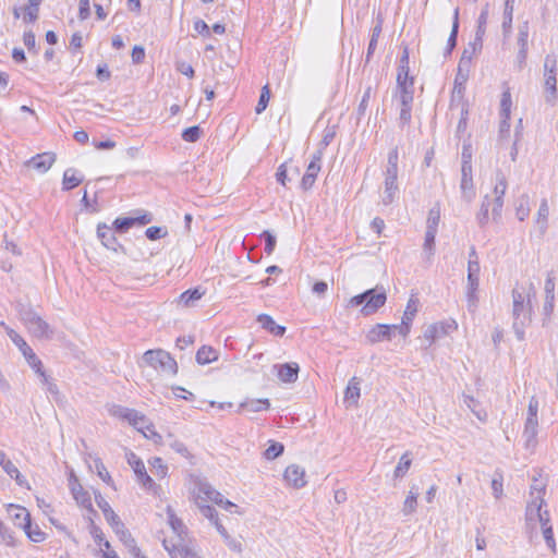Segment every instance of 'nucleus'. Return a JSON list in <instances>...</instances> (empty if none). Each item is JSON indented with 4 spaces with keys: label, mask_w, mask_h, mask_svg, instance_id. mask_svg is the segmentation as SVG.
<instances>
[{
    "label": "nucleus",
    "mask_w": 558,
    "mask_h": 558,
    "mask_svg": "<svg viewBox=\"0 0 558 558\" xmlns=\"http://www.w3.org/2000/svg\"><path fill=\"white\" fill-rule=\"evenodd\" d=\"M513 299V330L518 338V340L522 341L524 339V328L531 322V301L530 294L525 293L524 290L513 289L512 291Z\"/></svg>",
    "instance_id": "f257e3e1"
},
{
    "label": "nucleus",
    "mask_w": 558,
    "mask_h": 558,
    "mask_svg": "<svg viewBox=\"0 0 558 558\" xmlns=\"http://www.w3.org/2000/svg\"><path fill=\"white\" fill-rule=\"evenodd\" d=\"M543 76L545 101L555 106L557 102V59L554 54L545 57Z\"/></svg>",
    "instance_id": "f03ea898"
},
{
    "label": "nucleus",
    "mask_w": 558,
    "mask_h": 558,
    "mask_svg": "<svg viewBox=\"0 0 558 558\" xmlns=\"http://www.w3.org/2000/svg\"><path fill=\"white\" fill-rule=\"evenodd\" d=\"M386 300L387 298L385 292H376V290L369 289L359 295L353 296L350 300V304L352 306L363 305L361 312L363 315L368 316L384 306Z\"/></svg>",
    "instance_id": "7ed1b4c3"
},
{
    "label": "nucleus",
    "mask_w": 558,
    "mask_h": 558,
    "mask_svg": "<svg viewBox=\"0 0 558 558\" xmlns=\"http://www.w3.org/2000/svg\"><path fill=\"white\" fill-rule=\"evenodd\" d=\"M144 361L165 374L174 375L178 372L175 360L165 350H148L143 355Z\"/></svg>",
    "instance_id": "20e7f679"
},
{
    "label": "nucleus",
    "mask_w": 558,
    "mask_h": 558,
    "mask_svg": "<svg viewBox=\"0 0 558 558\" xmlns=\"http://www.w3.org/2000/svg\"><path fill=\"white\" fill-rule=\"evenodd\" d=\"M7 333L13 343L20 349L28 364L38 373L45 381H47V376L43 371L41 361L36 356L33 349L26 343V341L13 329L8 328Z\"/></svg>",
    "instance_id": "39448f33"
},
{
    "label": "nucleus",
    "mask_w": 558,
    "mask_h": 558,
    "mask_svg": "<svg viewBox=\"0 0 558 558\" xmlns=\"http://www.w3.org/2000/svg\"><path fill=\"white\" fill-rule=\"evenodd\" d=\"M97 506L104 513L105 519L113 529L114 533L118 535L120 541L124 539L126 535L131 533L125 529L124 523L120 520L119 515L113 511L109 502L100 495L97 494L95 496Z\"/></svg>",
    "instance_id": "423d86ee"
},
{
    "label": "nucleus",
    "mask_w": 558,
    "mask_h": 558,
    "mask_svg": "<svg viewBox=\"0 0 558 558\" xmlns=\"http://www.w3.org/2000/svg\"><path fill=\"white\" fill-rule=\"evenodd\" d=\"M468 60L469 56L465 53H462L459 66H458V73L454 78V85L451 94V107L458 106L464 97L465 93V83L468 81Z\"/></svg>",
    "instance_id": "0eeeda50"
},
{
    "label": "nucleus",
    "mask_w": 558,
    "mask_h": 558,
    "mask_svg": "<svg viewBox=\"0 0 558 558\" xmlns=\"http://www.w3.org/2000/svg\"><path fill=\"white\" fill-rule=\"evenodd\" d=\"M480 271L481 266H476L474 263L468 265V286L465 295L468 310L470 312H474L478 303L477 290L480 286Z\"/></svg>",
    "instance_id": "6e6552de"
},
{
    "label": "nucleus",
    "mask_w": 558,
    "mask_h": 558,
    "mask_svg": "<svg viewBox=\"0 0 558 558\" xmlns=\"http://www.w3.org/2000/svg\"><path fill=\"white\" fill-rule=\"evenodd\" d=\"M507 187L508 184L505 174L501 171H498L496 173V183L493 191L494 198L490 199V202L493 203L492 216L493 220L495 221H497L501 217V211L504 207V196L506 194Z\"/></svg>",
    "instance_id": "1a4fd4ad"
},
{
    "label": "nucleus",
    "mask_w": 558,
    "mask_h": 558,
    "mask_svg": "<svg viewBox=\"0 0 558 558\" xmlns=\"http://www.w3.org/2000/svg\"><path fill=\"white\" fill-rule=\"evenodd\" d=\"M24 322L28 331L36 338L50 339L53 335V330L48 323L33 312L24 315Z\"/></svg>",
    "instance_id": "9d476101"
},
{
    "label": "nucleus",
    "mask_w": 558,
    "mask_h": 558,
    "mask_svg": "<svg viewBox=\"0 0 558 558\" xmlns=\"http://www.w3.org/2000/svg\"><path fill=\"white\" fill-rule=\"evenodd\" d=\"M162 545L171 558H201V556L185 543V539L183 542L163 539Z\"/></svg>",
    "instance_id": "9b49d317"
},
{
    "label": "nucleus",
    "mask_w": 558,
    "mask_h": 558,
    "mask_svg": "<svg viewBox=\"0 0 558 558\" xmlns=\"http://www.w3.org/2000/svg\"><path fill=\"white\" fill-rule=\"evenodd\" d=\"M398 332L397 325L376 324L366 333V339L374 344L380 341H389Z\"/></svg>",
    "instance_id": "f8f14e48"
},
{
    "label": "nucleus",
    "mask_w": 558,
    "mask_h": 558,
    "mask_svg": "<svg viewBox=\"0 0 558 558\" xmlns=\"http://www.w3.org/2000/svg\"><path fill=\"white\" fill-rule=\"evenodd\" d=\"M417 311H418V300L414 295H411V298L408 301L405 311L403 313L401 324L397 325L398 333L400 336H402L403 338H405L409 335L411 324H412Z\"/></svg>",
    "instance_id": "ddd939ff"
},
{
    "label": "nucleus",
    "mask_w": 558,
    "mask_h": 558,
    "mask_svg": "<svg viewBox=\"0 0 558 558\" xmlns=\"http://www.w3.org/2000/svg\"><path fill=\"white\" fill-rule=\"evenodd\" d=\"M128 462L132 466L135 475L137 476V481L143 485V487L150 489L155 486V482L147 474L143 461L135 453H128Z\"/></svg>",
    "instance_id": "4468645a"
},
{
    "label": "nucleus",
    "mask_w": 558,
    "mask_h": 558,
    "mask_svg": "<svg viewBox=\"0 0 558 558\" xmlns=\"http://www.w3.org/2000/svg\"><path fill=\"white\" fill-rule=\"evenodd\" d=\"M283 477L287 484L294 488H301L306 484L305 471L296 464L289 465L284 471Z\"/></svg>",
    "instance_id": "2eb2a0df"
},
{
    "label": "nucleus",
    "mask_w": 558,
    "mask_h": 558,
    "mask_svg": "<svg viewBox=\"0 0 558 558\" xmlns=\"http://www.w3.org/2000/svg\"><path fill=\"white\" fill-rule=\"evenodd\" d=\"M54 161L56 155L53 153H43L27 160L26 166L37 170L39 173H45L51 168Z\"/></svg>",
    "instance_id": "dca6fc26"
},
{
    "label": "nucleus",
    "mask_w": 558,
    "mask_h": 558,
    "mask_svg": "<svg viewBox=\"0 0 558 558\" xmlns=\"http://www.w3.org/2000/svg\"><path fill=\"white\" fill-rule=\"evenodd\" d=\"M544 504L543 497L535 496L534 499H531L526 506V512H525V519L526 524L531 526L532 529H535L537 524L538 518H541L542 514V507Z\"/></svg>",
    "instance_id": "f3484780"
},
{
    "label": "nucleus",
    "mask_w": 558,
    "mask_h": 558,
    "mask_svg": "<svg viewBox=\"0 0 558 558\" xmlns=\"http://www.w3.org/2000/svg\"><path fill=\"white\" fill-rule=\"evenodd\" d=\"M361 383L362 379L359 377H352L344 390L343 401L347 407L356 405L361 396Z\"/></svg>",
    "instance_id": "a211bd4d"
},
{
    "label": "nucleus",
    "mask_w": 558,
    "mask_h": 558,
    "mask_svg": "<svg viewBox=\"0 0 558 558\" xmlns=\"http://www.w3.org/2000/svg\"><path fill=\"white\" fill-rule=\"evenodd\" d=\"M450 328L457 329L456 322H452L451 324L439 323L429 325L424 331V338L429 342V344H432L435 340L447 335L448 329Z\"/></svg>",
    "instance_id": "6ab92c4d"
},
{
    "label": "nucleus",
    "mask_w": 558,
    "mask_h": 558,
    "mask_svg": "<svg viewBox=\"0 0 558 558\" xmlns=\"http://www.w3.org/2000/svg\"><path fill=\"white\" fill-rule=\"evenodd\" d=\"M134 428L142 432L147 439H151L155 444L162 441V436L156 430L151 421H129Z\"/></svg>",
    "instance_id": "aec40b11"
},
{
    "label": "nucleus",
    "mask_w": 558,
    "mask_h": 558,
    "mask_svg": "<svg viewBox=\"0 0 558 558\" xmlns=\"http://www.w3.org/2000/svg\"><path fill=\"white\" fill-rule=\"evenodd\" d=\"M197 495L203 496L202 502L206 504L207 501H213L218 506H220L225 499L221 493L216 490L210 484L204 482L197 485Z\"/></svg>",
    "instance_id": "412c9836"
},
{
    "label": "nucleus",
    "mask_w": 558,
    "mask_h": 558,
    "mask_svg": "<svg viewBox=\"0 0 558 558\" xmlns=\"http://www.w3.org/2000/svg\"><path fill=\"white\" fill-rule=\"evenodd\" d=\"M71 492H72L74 499L81 507L87 509L90 513L96 514V511L93 508L90 496H89L88 492L84 490V488L82 487L81 484H78V483L71 484Z\"/></svg>",
    "instance_id": "4be33fe9"
},
{
    "label": "nucleus",
    "mask_w": 558,
    "mask_h": 558,
    "mask_svg": "<svg viewBox=\"0 0 558 558\" xmlns=\"http://www.w3.org/2000/svg\"><path fill=\"white\" fill-rule=\"evenodd\" d=\"M24 514V523H19L20 526L25 531L27 537L35 542L40 543L45 539V533L39 529L38 525H33L31 521V514L29 512H23Z\"/></svg>",
    "instance_id": "5701e85b"
},
{
    "label": "nucleus",
    "mask_w": 558,
    "mask_h": 558,
    "mask_svg": "<svg viewBox=\"0 0 558 558\" xmlns=\"http://www.w3.org/2000/svg\"><path fill=\"white\" fill-rule=\"evenodd\" d=\"M412 77L409 75V50L408 47H404L402 57L400 59V64L398 66L397 74V86L403 87L409 86L410 80Z\"/></svg>",
    "instance_id": "b1692460"
},
{
    "label": "nucleus",
    "mask_w": 558,
    "mask_h": 558,
    "mask_svg": "<svg viewBox=\"0 0 558 558\" xmlns=\"http://www.w3.org/2000/svg\"><path fill=\"white\" fill-rule=\"evenodd\" d=\"M116 232V230L108 227L107 225H98L97 227V235L100 239L101 243L107 248L112 251H117L119 246L114 234Z\"/></svg>",
    "instance_id": "393cba45"
},
{
    "label": "nucleus",
    "mask_w": 558,
    "mask_h": 558,
    "mask_svg": "<svg viewBox=\"0 0 558 558\" xmlns=\"http://www.w3.org/2000/svg\"><path fill=\"white\" fill-rule=\"evenodd\" d=\"M274 368L277 369V375L283 383H294L298 379L299 365L296 363L279 364Z\"/></svg>",
    "instance_id": "a878e982"
},
{
    "label": "nucleus",
    "mask_w": 558,
    "mask_h": 558,
    "mask_svg": "<svg viewBox=\"0 0 558 558\" xmlns=\"http://www.w3.org/2000/svg\"><path fill=\"white\" fill-rule=\"evenodd\" d=\"M257 322L262 326L263 329L267 330L269 333L281 337L286 332V327L278 325L271 316L267 314H260L257 316Z\"/></svg>",
    "instance_id": "bb28decb"
},
{
    "label": "nucleus",
    "mask_w": 558,
    "mask_h": 558,
    "mask_svg": "<svg viewBox=\"0 0 558 558\" xmlns=\"http://www.w3.org/2000/svg\"><path fill=\"white\" fill-rule=\"evenodd\" d=\"M550 518L547 510H543L541 518H538L537 523H539L544 538L546 541V544L549 548L555 549V539H554V532L553 527L550 525Z\"/></svg>",
    "instance_id": "cd10ccee"
},
{
    "label": "nucleus",
    "mask_w": 558,
    "mask_h": 558,
    "mask_svg": "<svg viewBox=\"0 0 558 558\" xmlns=\"http://www.w3.org/2000/svg\"><path fill=\"white\" fill-rule=\"evenodd\" d=\"M167 515H168V523L171 526L172 531L178 537V542L184 541V535L186 534V527L183 524L182 520L177 517L173 509L168 506L167 507Z\"/></svg>",
    "instance_id": "c85d7f7f"
},
{
    "label": "nucleus",
    "mask_w": 558,
    "mask_h": 558,
    "mask_svg": "<svg viewBox=\"0 0 558 558\" xmlns=\"http://www.w3.org/2000/svg\"><path fill=\"white\" fill-rule=\"evenodd\" d=\"M548 216H549V206L546 198L541 201L537 215H536V225L539 229L542 235H544L548 228Z\"/></svg>",
    "instance_id": "c756f323"
},
{
    "label": "nucleus",
    "mask_w": 558,
    "mask_h": 558,
    "mask_svg": "<svg viewBox=\"0 0 558 558\" xmlns=\"http://www.w3.org/2000/svg\"><path fill=\"white\" fill-rule=\"evenodd\" d=\"M458 32H459V8L454 9L453 12V21H452V28L451 33L449 35L447 47L445 49L444 56L448 57L451 54L452 50L457 46V38H458Z\"/></svg>",
    "instance_id": "7c9ffc66"
},
{
    "label": "nucleus",
    "mask_w": 558,
    "mask_h": 558,
    "mask_svg": "<svg viewBox=\"0 0 558 558\" xmlns=\"http://www.w3.org/2000/svg\"><path fill=\"white\" fill-rule=\"evenodd\" d=\"M514 1L515 0H505V9H504V21H502V33L505 37H508L511 33L512 21H513V11H514Z\"/></svg>",
    "instance_id": "2f4dec72"
},
{
    "label": "nucleus",
    "mask_w": 558,
    "mask_h": 558,
    "mask_svg": "<svg viewBox=\"0 0 558 558\" xmlns=\"http://www.w3.org/2000/svg\"><path fill=\"white\" fill-rule=\"evenodd\" d=\"M398 148H393L388 154L387 167L385 170V180L398 179Z\"/></svg>",
    "instance_id": "473e14b6"
},
{
    "label": "nucleus",
    "mask_w": 558,
    "mask_h": 558,
    "mask_svg": "<svg viewBox=\"0 0 558 558\" xmlns=\"http://www.w3.org/2000/svg\"><path fill=\"white\" fill-rule=\"evenodd\" d=\"M399 187L397 179H390L384 181V195L383 204L390 205L398 197Z\"/></svg>",
    "instance_id": "72a5a7b5"
},
{
    "label": "nucleus",
    "mask_w": 558,
    "mask_h": 558,
    "mask_svg": "<svg viewBox=\"0 0 558 558\" xmlns=\"http://www.w3.org/2000/svg\"><path fill=\"white\" fill-rule=\"evenodd\" d=\"M514 209L515 216L520 221H524L529 217L531 209L530 197L527 194H523L517 199Z\"/></svg>",
    "instance_id": "f704fd0d"
},
{
    "label": "nucleus",
    "mask_w": 558,
    "mask_h": 558,
    "mask_svg": "<svg viewBox=\"0 0 558 558\" xmlns=\"http://www.w3.org/2000/svg\"><path fill=\"white\" fill-rule=\"evenodd\" d=\"M538 421H526L524 430H523V438L525 440V447L527 449L533 448L535 446V437L537 435V427H538Z\"/></svg>",
    "instance_id": "c9c22d12"
},
{
    "label": "nucleus",
    "mask_w": 558,
    "mask_h": 558,
    "mask_svg": "<svg viewBox=\"0 0 558 558\" xmlns=\"http://www.w3.org/2000/svg\"><path fill=\"white\" fill-rule=\"evenodd\" d=\"M218 360V352L211 347L203 345L196 353V362L205 365Z\"/></svg>",
    "instance_id": "e433bc0d"
},
{
    "label": "nucleus",
    "mask_w": 558,
    "mask_h": 558,
    "mask_svg": "<svg viewBox=\"0 0 558 558\" xmlns=\"http://www.w3.org/2000/svg\"><path fill=\"white\" fill-rule=\"evenodd\" d=\"M83 181L82 177H77V171L73 168H69L63 173V190L69 191L77 185H80Z\"/></svg>",
    "instance_id": "4c0bfd02"
},
{
    "label": "nucleus",
    "mask_w": 558,
    "mask_h": 558,
    "mask_svg": "<svg viewBox=\"0 0 558 558\" xmlns=\"http://www.w3.org/2000/svg\"><path fill=\"white\" fill-rule=\"evenodd\" d=\"M202 500H203V496L196 495L195 502L199 509V512L214 524L215 522H217L219 520L218 513L214 507H211L205 502H202Z\"/></svg>",
    "instance_id": "58836bf2"
},
{
    "label": "nucleus",
    "mask_w": 558,
    "mask_h": 558,
    "mask_svg": "<svg viewBox=\"0 0 558 558\" xmlns=\"http://www.w3.org/2000/svg\"><path fill=\"white\" fill-rule=\"evenodd\" d=\"M381 29H383V21L380 19H378L376 25L372 28V36H371V40H369V44L367 47V52H366V62L369 61L372 54L374 53V51L376 49L377 40L381 34Z\"/></svg>",
    "instance_id": "ea45409f"
},
{
    "label": "nucleus",
    "mask_w": 558,
    "mask_h": 558,
    "mask_svg": "<svg viewBox=\"0 0 558 558\" xmlns=\"http://www.w3.org/2000/svg\"><path fill=\"white\" fill-rule=\"evenodd\" d=\"M417 497H418V490L417 488L414 490V487L409 492V495L407 496L403 506H402V513L403 515H410L413 512H415L417 507Z\"/></svg>",
    "instance_id": "a19ab883"
},
{
    "label": "nucleus",
    "mask_w": 558,
    "mask_h": 558,
    "mask_svg": "<svg viewBox=\"0 0 558 558\" xmlns=\"http://www.w3.org/2000/svg\"><path fill=\"white\" fill-rule=\"evenodd\" d=\"M460 190L462 198L471 203L475 197V189L473 184V178H461Z\"/></svg>",
    "instance_id": "79ce46f5"
},
{
    "label": "nucleus",
    "mask_w": 558,
    "mask_h": 558,
    "mask_svg": "<svg viewBox=\"0 0 558 558\" xmlns=\"http://www.w3.org/2000/svg\"><path fill=\"white\" fill-rule=\"evenodd\" d=\"M413 78L410 80L409 86L399 87V100L400 105L403 107L412 106L413 102Z\"/></svg>",
    "instance_id": "37998d69"
},
{
    "label": "nucleus",
    "mask_w": 558,
    "mask_h": 558,
    "mask_svg": "<svg viewBox=\"0 0 558 558\" xmlns=\"http://www.w3.org/2000/svg\"><path fill=\"white\" fill-rule=\"evenodd\" d=\"M110 414L117 418H144V415H138V413L134 410L117 405H113L110 409Z\"/></svg>",
    "instance_id": "c03bdc74"
},
{
    "label": "nucleus",
    "mask_w": 558,
    "mask_h": 558,
    "mask_svg": "<svg viewBox=\"0 0 558 558\" xmlns=\"http://www.w3.org/2000/svg\"><path fill=\"white\" fill-rule=\"evenodd\" d=\"M1 468L3 469V471L11 477V478H14L16 481V483L20 485V486H23L24 483L26 482L24 480V477L21 475L19 469L15 466V464L11 461V460H7L2 465Z\"/></svg>",
    "instance_id": "a18cd8bd"
},
{
    "label": "nucleus",
    "mask_w": 558,
    "mask_h": 558,
    "mask_svg": "<svg viewBox=\"0 0 558 558\" xmlns=\"http://www.w3.org/2000/svg\"><path fill=\"white\" fill-rule=\"evenodd\" d=\"M493 207V203L490 202V198L488 195L484 197V201L482 203L481 209L476 216L477 222L481 227L488 223L489 220V207Z\"/></svg>",
    "instance_id": "49530a36"
},
{
    "label": "nucleus",
    "mask_w": 558,
    "mask_h": 558,
    "mask_svg": "<svg viewBox=\"0 0 558 558\" xmlns=\"http://www.w3.org/2000/svg\"><path fill=\"white\" fill-rule=\"evenodd\" d=\"M203 294L204 292L201 291L199 288H195L183 292L180 295V301L183 302L185 306H193L194 303L203 296Z\"/></svg>",
    "instance_id": "de8ad7c7"
},
{
    "label": "nucleus",
    "mask_w": 558,
    "mask_h": 558,
    "mask_svg": "<svg viewBox=\"0 0 558 558\" xmlns=\"http://www.w3.org/2000/svg\"><path fill=\"white\" fill-rule=\"evenodd\" d=\"M412 463V459L410 458L409 452H405L399 460L396 469H395V477H403L408 470L410 469Z\"/></svg>",
    "instance_id": "09e8293b"
},
{
    "label": "nucleus",
    "mask_w": 558,
    "mask_h": 558,
    "mask_svg": "<svg viewBox=\"0 0 558 558\" xmlns=\"http://www.w3.org/2000/svg\"><path fill=\"white\" fill-rule=\"evenodd\" d=\"M511 106H512L511 93H510V89L507 88L501 95L500 117L510 118Z\"/></svg>",
    "instance_id": "8fccbe9b"
},
{
    "label": "nucleus",
    "mask_w": 558,
    "mask_h": 558,
    "mask_svg": "<svg viewBox=\"0 0 558 558\" xmlns=\"http://www.w3.org/2000/svg\"><path fill=\"white\" fill-rule=\"evenodd\" d=\"M492 490L496 499H500L504 495V476L499 471H496L492 480Z\"/></svg>",
    "instance_id": "3c124183"
},
{
    "label": "nucleus",
    "mask_w": 558,
    "mask_h": 558,
    "mask_svg": "<svg viewBox=\"0 0 558 558\" xmlns=\"http://www.w3.org/2000/svg\"><path fill=\"white\" fill-rule=\"evenodd\" d=\"M439 221H440V207L437 204L433 208H430L428 211V216H427V220H426V228L437 230Z\"/></svg>",
    "instance_id": "603ef678"
},
{
    "label": "nucleus",
    "mask_w": 558,
    "mask_h": 558,
    "mask_svg": "<svg viewBox=\"0 0 558 558\" xmlns=\"http://www.w3.org/2000/svg\"><path fill=\"white\" fill-rule=\"evenodd\" d=\"M284 446L281 442L270 441L268 448L264 452L267 460H275L283 453Z\"/></svg>",
    "instance_id": "864d4df0"
},
{
    "label": "nucleus",
    "mask_w": 558,
    "mask_h": 558,
    "mask_svg": "<svg viewBox=\"0 0 558 558\" xmlns=\"http://www.w3.org/2000/svg\"><path fill=\"white\" fill-rule=\"evenodd\" d=\"M88 520L90 523L89 532H90L92 536L94 537L95 542L98 543L99 545L104 544V546L107 549H109L110 543L108 541L104 539V533H102L101 529L94 523V520L92 518H88Z\"/></svg>",
    "instance_id": "5fc2aeb1"
},
{
    "label": "nucleus",
    "mask_w": 558,
    "mask_h": 558,
    "mask_svg": "<svg viewBox=\"0 0 558 558\" xmlns=\"http://www.w3.org/2000/svg\"><path fill=\"white\" fill-rule=\"evenodd\" d=\"M134 225H136V219L133 217L117 218L113 222L114 230L120 233L126 232Z\"/></svg>",
    "instance_id": "6e6d98bb"
},
{
    "label": "nucleus",
    "mask_w": 558,
    "mask_h": 558,
    "mask_svg": "<svg viewBox=\"0 0 558 558\" xmlns=\"http://www.w3.org/2000/svg\"><path fill=\"white\" fill-rule=\"evenodd\" d=\"M121 542L124 544V546L128 548V550L134 558H146L142 554L141 549L136 546V542L131 534L126 535V537Z\"/></svg>",
    "instance_id": "4d7b16f0"
},
{
    "label": "nucleus",
    "mask_w": 558,
    "mask_h": 558,
    "mask_svg": "<svg viewBox=\"0 0 558 558\" xmlns=\"http://www.w3.org/2000/svg\"><path fill=\"white\" fill-rule=\"evenodd\" d=\"M269 98H270V89H269L268 85H265L262 88V93H260L257 106L255 108V111L257 114H260L267 108Z\"/></svg>",
    "instance_id": "13d9d810"
},
{
    "label": "nucleus",
    "mask_w": 558,
    "mask_h": 558,
    "mask_svg": "<svg viewBox=\"0 0 558 558\" xmlns=\"http://www.w3.org/2000/svg\"><path fill=\"white\" fill-rule=\"evenodd\" d=\"M202 130L198 125L190 126L182 133V138L189 143H195L199 140Z\"/></svg>",
    "instance_id": "bf43d9fd"
},
{
    "label": "nucleus",
    "mask_w": 558,
    "mask_h": 558,
    "mask_svg": "<svg viewBox=\"0 0 558 558\" xmlns=\"http://www.w3.org/2000/svg\"><path fill=\"white\" fill-rule=\"evenodd\" d=\"M269 407L268 400H252L242 404V408L248 412H258Z\"/></svg>",
    "instance_id": "052dcab7"
},
{
    "label": "nucleus",
    "mask_w": 558,
    "mask_h": 558,
    "mask_svg": "<svg viewBox=\"0 0 558 558\" xmlns=\"http://www.w3.org/2000/svg\"><path fill=\"white\" fill-rule=\"evenodd\" d=\"M529 23L524 22L519 26V33H518V45L519 48L527 49V39H529Z\"/></svg>",
    "instance_id": "680f3d73"
},
{
    "label": "nucleus",
    "mask_w": 558,
    "mask_h": 558,
    "mask_svg": "<svg viewBox=\"0 0 558 558\" xmlns=\"http://www.w3.org/2000/svg\"><path fill=\"white\" fill-rule=\"evenodd\" d=\"M314 169V159L308 162L307 172L302 179V187L304 190H310L314 185V173L312 172Z\"/></svg>",
    "instance_id": "e2e57ef3"
},
{
    "label": "nucleus",
    "mask_w": 558,
    "mask_h": 558,
    "mask_svg": "<svg viewBox=\"0 0 558 558\" xmlns=\"http://www.w3.org/2000/svg\"><path fill=\"white\" fill-rule=\"evenodd\" d=\"M168 468L163 464L160 458H155L151 461V472L159 477H165L167 475Z\"/></svg>",
    "instance_id": "0e129e2a"
},
{
    "label": "nucleus",
    "mask_w": 558,
    "mask_h": 558,
    "mask_svg": "<svg viewBox=\"0 0 558 558\" xmlns=\"http://www.w3.org/2000/svg\"><path fill=\"white\" fill-rule=\"evenodd\" d=\"M0 538L4 544H7L9 546L14 545V536H13L12 531L7 525H4L1 520H0Z\"/></svg>",
    "instance_id": "69168bd1"
},
{
    "label": "nucleus",
    "mask_w": 558,
    "mask_h": 558,
    "mask_svg": "<svg viewBox=\"0 0 558 558\" xmlns=\"http://www.w3.org/2000/svg\"><path fill=\"white\" fill-rule=\"evenodd\" d=\"M436 234H437V230L426 228L424 250L428 251L430 254L433 253V250H434Z\"/></svg>",
    "instance_id": "338daca9"
},
{
    "label": "nucleus",
    "mask_w": 558,
    "mask_h": 558,
    "mask_svg": "<svg viewBox=\"0 0 558 558\" xmlns=\"http://www.w3.org/2000/svg\"><path fill=\"white\" fill-rule=\"evenodd\" d=\"M262 236L265 239L264 251L267 255H270L276 247V238L269 231H264Z\"/></svg>",
    "instance_id": "774afa93"
}]
</instances>
